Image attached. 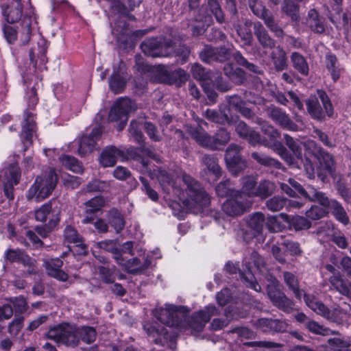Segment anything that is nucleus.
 Segmentation results:
<instances>
[{"label": "nucleus", "instance_id": "obj_1", "mask_svg": "<svg viewBox=\"0 0 351 351\" xmlns=\"http://www.w3.org/2000/svg\"><path fill=\"white\" fill-rule=\"evenodd\" d=\"M156 176L162 191L169 196L178 197L186 210L197 214L210 204V197L199 183L181 169H160Z\"/></svg>", "mask_w": 351, "mask_h": 351}, {"label": "nucleus", "instance_id": "obj_2", "mask_svg": "<svg viewBox=\"0 0 351 351\" xmlns=\"http://www.w3.org/2000/svg\"><path fill=\"white\" fill-rule=\"evenodd\" d=\"M97 332L93 327L80 326L64 323L51 328L47 332L48 339L58 343L76 347L80 341L90 344L96 339Z\"/></svg>", "mask_w": 351, "mask_h": 351}, {"label": "nucleus", "instance_id": "obj_3", "mask_svg": "<svg viewBox=\"0 0 351 351\" xmlns=\"http://www.w3.org/2000/svg\"><path fill=\"white\" fill-rule=\"evenodd\" d=\"M194 119L197 127L187 125L186 128L191 137L201 146L210 149H219L229 142L230 134L226 130L221 128L215 136H209L202 128V125H206V123L198 117Z\"/></svg>", "mask_w": 351, "mask_h": 351}, {"label": "nucleus", "instance_id": "obj_4", "mask_svg": "<svg viewBox=\"0 0 351 351\" xmlns=\"http://www.w3.org/2000/svg\"><path fill=\"white\" fill-rule=\"evenodd\" d=\"M25 99L27 101L28 107L24 112L21 136L24 144L30 145L34 134H36V113H34V111L38 98L34 86L26 93Z\"/></svg>", "mask_w": 351, "mask_h": 351}, {"label": "nucleus", "instance_id": "obj_5", "mask_svg": "<svg viewBox=\"0 0 351 351\" xmlns=\"http://www.w3.org/2000/svg\"><path fill=\"white\" fill-rule=\"evenodd\" d=\"M56 183V174L52 169H50L45 175L38 176L27 192V199L35 200L37 202L45 199L52 193Z\"/></svg>", "mask_w": 351, "mask_h": 351}, {"label": "nucleus", "instance_id": "obj_6", "mask_svg": "<svg viewBox=\"0 0 351 351\" xmlns=\"http://www.w3.org/2000/svg\"><path fill=\"white\" fill-rule=\"evenodd\" d=\"M99 246L101 249L111 252L117 264L129 273H141L147 269L151 265L150 260L147 258H144L142 263L138 258L128 259V258L122 257V254L114 247V242L113 241H101L99 243Z\"/></svg>", "mask_w": 351, "mask_h": 351}, {"label": "nucleus", "instance_id": "obj_7", "mask_svg": "<svg viewBox=\"0 0 351 351\" xmlns=\"http://www.w3.org/2000/svg\"><path fill=\"white\" fill-rule=\"evenodd\" d=\"M306 105L309 114L315 119L322 120L325 114L330 117L333 114L332 104L323 90H317V95L311 96Z\"/></svg>", "mask_w": 351, "mask_h": 351}, {"label": "nucleus", "instance_id": "obj_8", "mask_svg": "<svg viewBox=\"0 0 351 351\" xmlns=\"http://www.w3.org/2000/svg\"><path fill=\"white\" fill-rule=\"evenodd\" d=\"M32 5L29 0H12L8 5L1 6L2 14L6 21L9 23L18 22L25 16L30 19L32 12Z\"/></svg>", "mask_w": 351, "mask_h": 351}, {"label": "nucleus", "instance_id": "obj_9", "mask_svg": "<svg viewBox=\"0 0 351 351\" xmlns=\"http://www.w3.org/2000/svg\"><path fill=\"white\" fill-rule=\"evenodd\" d=\"M217 310L214 306H208L205 310L195 313L190 319H186V316L184 314L182 317L183 326L180 327V330H185L188 328L192 331H202L206 324L209 322L210 318L217 315Z\"/></svg>", "mask_w": 351, "mask_h": 351}, {"label": "nucleus", "instance_id": "obj_10", "mask_svg": "<svg viewBox=\"0 0 351 351\" xmlns=\"http://www.w3.org/2000/svg\"><path fill=\"white\" fill-rule=\"evenodd\" d=\"M135 109L136 104L130 99H119L111 108L109 119L112 121H121L119 129L122 130L128 121V114Z\"/></svg>", "mask_w": 351, "mask_h": 351}, {"label": "nucleus", "instance_id": "obj_11", "mask_svg": "<svg viewBox=\"0 0 351 351\" xmlns=\"http://www.w3.org/2000/svg\"><path fill=\"white\" fill-rule=\"evenodd\" d=\"M155 316L161 323L168 326L180 328L184 326V313L174 305L167 304L165 308L156 310Z\"/></svg>", "mask_w": 351, "mask_h": 351}, {"label": "nucleus", "instance_id": "obj_12", "mask_svg": "<svg viewBox=\"0 0 351 351\" xmlns=\"http://www.w3.org/2000/svg\"><path fill=\"white\" fill-rule=\"evenodd\" d=\"M141 48L144 53L152 57H167L172 55V43L171 40L159 43L156 38L144 40Z\"/></svg>", "mask_w": 351, "mask_h": 351}, {"label": "nucleus", "instance_id": "obj_13", "mask_svg": "<svg viewBox=\"0 0 351 351\" xmlns=\"http://www.w3.org/2000/svg\"><path fill=\"white\" fill-rule=\"evenodd\" d=\"M21 29L18 31L13 27L4 25L3 27V32L4 37L9 44H13L16 40L18 34L20 35V39L23 44H26L29 42L31 37V19L25 16L21 24Z\"/></svg>", "mask_w": 351, "mask_h": 351}, {"label": "nucleus", "instance_id": "obj_14", "mask_svg": "<svg viewBox=\"0 0 351 351\" xmlns=\"http://www.w3.org/2000/svg\"><path fill=\"white\" fill-rule=\"evenodd\" d=\"M248 206L249 203L245 200L243 195L237 191L223 204L222 210L227 215L234 217L244 214Z\"/></svg>", "mask_w": 351, "mask_h": 351}, {"label": "nucleus", "instance_id": "obj_15", "mask_svg": "<svg viewBox=\"0 0 351 351\" xmlns=\"http://www.w3.org/2000/svg\"><path fill=\"white\" fill-rule=\"evenodd\" d=\"M240 146L231 144L227 148L225 155V160L229 171L234 175H237L240 171L247 167V162L241 155Z\"/></svg>", "mask_w": 351, "mask_h": 351}, {"label": "nucleus", "instance_id": "obj_16", "mask_svg": "<svg viewBox=\"0 0 351 351\" xmlns=\"http://www.w3.org/2000/svg\"><path fill=\"white\" fill-rule=\"evenodd\" d=\"M7 182L3 183V191L6 197L14 199V186L16 185L21 177L20 169L16 164H12L2 171Z\"/></svg>", "mask_w": 351, "mask_h": 351}, {"label": "nucleus", "instance_id": "obj_17", "mask_svg": "<svg viewBox=\"0 0 351 351\" xmlns=\"http://www.w3.org/2000/svg\"><path fill=\"white\" fill-rule=\"evenodd\" d=\"M225 269L227 272L230 274H234L239 271L241 280L246 285V286L257 292L261 291V286L256 282L250 266H247L246 269L241 270L239 268L237 263H233L232 262L228 261L225 266Z\"/></svg>", "mask_w": 351, "mask_h": 351}, {"label": "nucleus", "instance_id": "obj_18", "mask_svg": "<svg viewBox=\"0 0 351 351\" xmlns=\"http://www.w3.org/2000/svg\"><path fill=\"white\" fill-rule=\"evenodd\" d=\"M101 134V128L97 127L93 129L90 134L83 135L79 142V154L86 156L96 149L97 142L100 139Z\"/></svg>", "mask_w": 351, "mask_h": 351}, {"label": "nucleus", "instance_id": "obj_19", "mask_svg": "<svg viewBox=\"0 0 351 351\" xmlns=\"http://www.w3.org/2000/svg\"><path fill=\"white\" fill-rule=\"evenodd\" d=\"M236 131L240 137L247 140L254 146L258 144L269 146L267 140L263 139L258 132L248 128L243 121L237 123Z\"/></svg>", "mask_w": 351, "mask_h": 351}, {"label": "nucleus", "instance_id": "obj_20", "mask_svg": "<svg viewBox=\"0 0 351 351\" xmlns=\"http://www.w3.org/2000/svg\"><path fill=\"white\" fill-rule=\"evenodd\" d=\"M63 262L59 258H45L43 260V266L47 270V273L50 276L64 282L68 279V275L61 269Z\"/></svg>", "mask_w": 351, "mask_h": 351}, {"label": "nucleus", "instance_id": "obj_21", "mask_svg": "<svg viewBox=\"0 0 351 351\" xmlns=\"http://www.w3.org/2000/svg\"><path fill=\"white\" fill-rule=\"evenodd\" d=\"M269 117L283 129L291 131L298 130V125L293 123L289 117L280 108H272L269 112Z\"/></svg>", "mask_w": 351, "mask_h": 351}, {"label": "nucleus", "instance_id": "obj_22", "mask_svg": "<svg viewBox=\"0 0 351 351\" xmlns=\"http://www.w3.org/2000/svg\"><path fill=\"white\" fill-rule=\"evenodd\" d=\"M125 65L120 62L119 69L117 71L114 68L113 73L109 80V86L110 89L115 93H121L125 86L126 78L124 72Z\"/></svg>", "mask_w": 351, "mask_h": 351}, {"label": "nucleus", "instance_id": "obj_23", "mask_svg": "<svg viewBox=\"0 0 351 351\" xmlns=\"http://www.w3.org/2000/svg\"><path fill=\"white\" fill-rule=\"evenodd\" d=\"M268 295L273 304L285 312H289L293 308V304L291 300L280 291L274 288L268 289Z\"/></svg>", "mask_w": 351, "mask_h": 351}, {"label": "nucleus", "instance_id": "obj_24", "mask_svg": "<svg viewBox=\"0 0 351 351\" xmlns=\"http://www.w3.org/2000/svg\"><path fill=\"white\" fill-rule=\"evenodd\" d=\"M304 299L306 306L313 311L325 318L330 319L329 308L314 295L304 294Z\"/></svg>", "mask_w": 351, "mask_h": 351}, {"label": "nucleus", "instance_id": "obj_25", "mask_svg": "<svg viewBox=\"0 0 351 351\" xmlns=\"http://www.w3.org/2000/svg\"><path fill=\"white\" fill-rule=\"evenodd\" d=\"M64 239L69 243H75L76 252L79 254H86L87 247L83 243L82 237L77 233V230L71 227L67 226L64 230Z\"/></svg>", "mask_w": 351, "mask_h": 351}, {"label": "nucleus", "instance_id": "obj_26", "mask_svg": "<svg viewBox=\"0 0 351 351\" xmlns=\"http://www.w3.org/2000/svg\"><path fill=\"white\" fill-rule=\"evenodd\" d=\"M306 23L312 32L322 34L325 31L324 19L319 16V12L312 8L308 12Z\"/></svg>", "mask_w": 351, "mask_h": 351}, {"label": "nucleus", "instance_id": "obj_27", "mask_svg": "<svg viewBox=\"0 0 351 351\" xmlns=\"http://www.w3.org/2000/svg\"><path fill=\"white\" fill-rule=\"evenodd\" d=\"M123 157L122 151L115 147H108L101 154L99 157L100 164L104 167H112L115 165L117 158Z\"/></svg>", "mask_w": 351, "mask_h": 351}, {"label": "nucleus", "instance_id": "obj_28", "mask_svg": "<svg viewBox=\"0 0 351 351\" xmlns=\"http://www.w3.org/2000/svg\"><path fill=\"white\" fill-rule=\"evenodd\" d=\"M206 117L213 122L224 124L230 123L233 118L230 112V109L225 106H221L219 112L215 110L208 109L205 112Z\"/></svg>", "mask_w": 351, "mask_h": 351}, {"label": "nucleus", "instance_id": "obj_29", "mask_svg": "<svg viewBox=\"0 0 351 351\" xmlns=\"http://www.w3.org/2000/svg\"><path fill=\"white\" fill-rule=\"evenodd\" d=\"M110 7L113 12L125 14L138 6L142 0H108Z\"/></svg>", "mask_w": 351, "mask_h": 351}, {"label": "nucleus", "instance_id": "obj_30", "mask_svg": "<svg viewBox=\"0 0 351 351\" xmlns=\"http://www.w3.org/2000/svg\"><path fill=\"white\" fill-rule=\"evenodd\" d=\"M208 6L210 8V10L203 6L199 9V13L195 17V20L198 21V19L204 17L207 14H209L211 16L212 13L215 15L216 20L219 23H223L224 21L223 14L217 0H208Z\"/></svg>", "mask_w": 351, "mask_h": 351}, {"label": "nucleus", "instance_id": "obj_31", "mask_svg": "<svg viewBox=\"0 0 351 351\" xmlns=\"http://www.w3.org/2000/svg\"><path fill=\"white\" fill-rule=\"evenodd\" d=\"M254 34L259 43L267 49H271L275 46V41L269 36L263 25L257 22L254 24Z\"/></svg>", "mask_w": 351, "mask_h": 351}, {"label": "nucleus", "instance_id": "obj_32", "mask_svg": "<svg viewBox=\"0 0 351 351\" xmlns=\"http://www.w3.org/2000/svg\"><path fill=\"white\" fill-rule=\"evenodd\" d=\"M227 101L229 104V107L226 106L230 110V108L234 110L239 112L241 114L246 117L250 118L253 115V112L251 109L245 106V103L237 95H232L227 97Z\"/></svg>", "mask_w": 351, "mask_h": 351}, {"label": "nucleus", "instance_id": "obj_33", "mask_svg": "<svg viewBox=\"0 0 351 351\" xmlns=\"http://www.w3.org/2000/svg\"><path fill=\"white\" fill-rule=\"evenodd\" d=\"M329 208L336 220L343 225L349 223V217L341 203L336 199H332V204Z\"/></svg>", "mask_w": 351, "mask_h": 351}, {"label": "nucleus", "instance_id": "obj_34", "mask_svg": "<svg viewBox=\"0 0 351 351\" xmlns=\"http://www.w3.org/2000/svg\"><path fill=\"white\" fill-rule=\"evenodd\" d=\"M326 67L333 81L337 82L339 79L343 69L339 63L336 56L333 55L326 56Z\"/></svg>", "mask_w": 351, "mask_h": 351}, {"label": "nucleus", "instance_id": "obj_35", "mask_svg": "<svg viewBox=\"0 0 351 351\" xmlns=\"http://www.w3.org/2000/svg\"><path fill=\"white\" fill-rule=\"evenodd\" d=\"M329 282L332 287L341 294L346 296L349 295L350 286L342 278L339 272L332 276L329 279Z\"/></svg>", "mask_w": 351, "mask_h": 351}, {"label": "nucleus", "instance_id": "obj_36", "mask_svg": "<svg viewBox=\"0 0 351 351\" xmlns=\"http://www.w3.org/2000/svg\"><path fill=\"white\" fill-rule=\"evenodd\" d=\"M291 61L293 68L301 75H308L309 67L305 58L298 52H293L291 55Z\"/></svg>", "mask_w": 351, "mask_h": 351}, {"label": "nucleus", "instance_id": "obj_37", "mask_svg": "<svg viewBox=\"0 0 351 351\" xmlns=\"http://www.w3.org/2000/svg\"><path fill=\"white\" fill-rule=\"evenodd\" d=\"M298 3L293 0H283L281 5L282 12L290 16L293 21H298L300 18V6Z\"/></svg>", "mask_w": 351, "mask_h": 351}, {"label": "nucleus", "instance_id": "obj_38", "mask_svg": "<svg viewBox=\"0 0 351 351\" xmlns=\"http://www.w3.org/2000/svg\"><path fill=\"white\" fill-rule=\"evenodd\" d=\"M264 21L266 26L274 33L278 37H282L284 32L282 29L276 23L271 12L267 10L266 12L260 18Z\"/></svg>", "mask_w": 351, "mask_h": 351}, {"label": "nucleus", "instance_id": "obj_39", "mask_svg": "<svg viewBox=\"0 0 351 351\" xmlns=\"http://www.w3.org/2000/svg\"><path fill=\"white\" fill-rule=\"evenodd\" d=\"M264 21L266 26L274 33L278 37H282L284 32L282 29L276 23L271 12L267 10L266 12L260 18Z\"/></svg>", "mask_w": 351, "mask_h": 351}, {"label": "nucleus", "instance_id": "obj_40", "mask_svg": "<svg viewBox=\"0 0 351 351\" xmlns=\"http://www.w3.org/2000/svg\"><path fill=\"white\" fill-rule=\"evenodd\" d=\"M264 21L266 26L274 33L278 37H282L284 32L282 29L276 23L271 12L267 10L266 12L260 18Z\"/></svg>", "mask_w": 351, "mask_h": 351}, {"label": "nucleus", "instance_id": "obj_41", "mask_svg": "<svg viewBox=\"0 0 351 351\" xmlns=\"http://www.w3.org/2000/svg\"><path fill=\"white\" fill-rule=\"evenodd\" d=\"M241 194H245L249 197H254L256 189V177L253 176H245L241 179Z\"/></svg>", "mask_w": 351, "mask_h": 351}, {"label": "nucleus", "instance_id": "obj_42", "mask_svg": "<svg viewBox=\"0 0 351 351\" xmlns=\"http://www.w3.org/2000/svg\"><path fill=\"white\" fill-rule=\"evenodd\" d=\"M305 197L313 202H317L325 208H330L332 204V199L330 200L324 193L313 188L310 189Z\"/></svg>", "mask_w": 351, "mask_h": 351}, {"label": "nucleus", "instance_id": "obj_43", "mask_svg": "<svg viewBox=\"0 0 351 351\" xmlns=\"http://www.w3.org/2000/svg\"><path fill=\"white\" fill-rule=\"evenodd\" d=\"M305 197L313 202H317L325 208H330L332 204V199L330 200L324 193L313 188L310 189Z\"/></svg>", "mask_w": 351, "mask_h": 351}, {"label": "nucleus", "instance_id": "obj_44", "mask_svg": "<svg viewBox=\"0 0 351 351\" xmlns=\"http://www.w3.org/2000/svg\"><path fill=\"white\" fill-rule=\"evenodd\" d=\"M305 197L313 202H317L325 208H330L332 204V199L330 200L324 193L313 188L310 189Z\"/></svg>", "mask_w": 351, "mask_h": 351}, {"label": "nucleus", "instance_id": "obj_45", "mask_svg": "<svg viewBox=\"0 0 351 351\" xmlns=\"http://www.w3.org/2000/svg\"><path fill=\"white\" fill-rule=\"evenodd\" d=\"M264 221V215L258 212L249 216L247 219V224L249 227L255 232V233L260 234L263 230Z\"/></svg>", "mask_w": 351, "mask_h": 351}, {"label": "nucleus", "instance_id": "obj_46", "mask_svg": "<svg viewBox=\"0 0 351 351\" xmlns=\"http://www.w3.org/2000/svg\"><path fill=\"white\" fill-rule=\"evenodd\" d=\"M60 160L62 165L71 171L76 173L83 171L82 164L74 157L63 155L60 158Z\"/></svg>", "mask_w": 351, "mask_h": 351}, {"label": "nucleus", "instance_id": "obj_47", "mask_svg": "<svg viewBox=\"0 0 351 351\" xmlns=\"http://www.w3.org/2000/svg\"><path fill=\"white\" fill-rule=\"evenodd\" d=\"M275 68L278 71H282L287 67V57L285 51L277 47L271 53Z\"/></svg>", "mask_w": 351, "mask_h": 351}, {"label": "nucleus", "instance_id": "obj_48", "mask_svg": "<svg viewBox=\"0 0 351 351\" xmlns=\"http://www.w3.org/2000/svg\"><path fill=\"white\" fill-rule=\"evenodd\" d=\"M274 184L269 180L261 182L254 193V197H258L261 199H266L271 195L274 191Z\"/></svg>", "mask_w": 351, "mask_h": 351}, {"label": "nucleus", "instance_id": "obj_49", "mask_svg": "<svg viewBox=\"0 0 351 351\" xmlns=\"http://www.w3.org/2000/svg\"><path fill=\"white\" fill-rule=\"evenodd\" d=\"M252 23L250 21H245L244 27L237 26L236 27L237 33L243 44L250 45L252 39V35L250 30Z\"/></svg>", "mask_w": 351, "mask_h": 351}, {"label": "nucleus", "instance_id": "obj_50", "mask_svg": "<svg viewBox=\"0 0 351 351\" xmlns=\"http://www.w3.org/2000/svg\"><path fill=\"white\" fill-rule=\"evenodd\" d=\"M252 157L260 165L267 167H274L276 168H280L281 163L279 161L264 154L253 152L252 154Z\"/></svg>", "mask_w": 351, "mask_h": 351}, {"label": "nucleus", "instance_id": "obj_51", "mask_svg": "<svg viewBox=\"0 0 351 351\" xmlns=\"http://www.w3.org/2000/svg\"><path fill=\"white\" fill-rule=\"evenodd\" d=\"M202 162L215 176L221 175V168L218 165V160L213 155H205L202 158Z\"/></svg>", "mask_w": 351, "mask_h": 351}, {"label": "nucleus", "instance_id": "obj_52", "mask_svg": "<svg viewBox=\"0 0 351 351\" xmlns=\"http://www.w3.org/2000/svg\"><path fill=\"white\" fill-rule=\"evenodd\" d=\"M191 71L192 73L193 76L199 80L202 81V83H207L208 82H211L212 83L215 84L213 78L209 76V74L206 72L205 69L199 64H194L191 66Z\"/></svg>", "mask_w": 351, "mask_h": 351}, {"label": "nucleus", "instance_id": "obj_53", "mask_svg": "<svg viewBox=\"0 0 351 351\" xmlns=\"http://www.w3.org/2000/svg\"><path fill=\"white\" fill-rule=\"evenodd\" d=\"M268 147L276 151L287 164L292 165L294 163L293 158L290 155L287 149L279 141L274 142L272 145L269 143Z\"/></svg>", "mask_w": 351, "mask_h": 351}, {"label": "nucleus", "instance_id": "obj_54", "mask_svg": "<svg viewBox=\"0 0 351 351\" xmlns=\"http://www.w3.org/2000/svg\"><path fill=\"white\" fill-rule=\"evenodd\" d=\"M197 21L199 24L194 25L192 29L193 34L194 36L203 34L205 32L206 27L210 26L212 23L213 19L212 16L209 14H207L204 17L198 19Z\"/></svg>", "mask_w": 351, "mask_h": 351}, {"label": "nucleus", "instance_id": "obj_55", "mask_svg": "<svg viewBox=\"0 0 351 351\" xmlns=\"http://www.w3.org/2000/svg\"><path fill=\"white\" fill-rule=\"evenodd\" d=\"M283 276L286 285L293 291L295 297L300 299L302 292L299 289L297 278L290 272H285Z\"/></svg>", "mask_w": 351, "mask_h": 351}, {"label": "nucleus", "instance_id": "obj_56", "mask_svg": "<svg viewBox=\"0 0 351 351\" xmlns=\"http://www.w3.org/2000/svg\"><path fill=\"white\" fill-rule=\"evenodd\" d=\"M104 204L105 200L101 196L95 197L85 203L86 213H94L97 212L104 206Z\"/></svg>", "mask_w": 351, "mask_h": 351}, {"label": "nucleus", "instance_id": "obj_57", "mask_svg": "<svg viewBox=\"0 0 351 351\" xmlns=\"http://www.w3.org/2000/svg\"><path fill=\"white\" fill-rule=\"evenodd\" d=\"M328 343L332 351H351V343L339 338L328 340Z\"/></svg>", "mask_w": 351, "mask_h": 351}, {"label": "nucleus", "instance_id": "obj_58", "mask_svg": "<svg viewBox=\"0 0 351 351\" xmlns=\"http://www.w3.org/2000/svg\"><path fill=\"white\" fill-rule=\"evenodd\" d=\"M287 199L280 196H274L268 199L266 202L267 208L272 211L276 212L280 210L287 204Z\"/></svg>", "mask_w": 351, "mask_h": 351}, {"label": "nucleus", "instance_id": "obj_59", "mask_svg": "<svg viewBox=\"0 0 351 351\" xmlns=\"http://www.w3.org/2000/svg\"><path fill=\"white\" fill-rule=\"evenodd\" d=\"M111 182L94 180L87 185V191L90 192L107 191L110 189Z\"/></svg>", "mask_w": 351, "mask_h": 351}, {"label": "nucleus", "instance_id": "obj_60", "mask_svg": "<svg viewBox=\"0 0 351 351\" xmlns=\"http://www.w3.org/2000/svg\"><path fill=\"white\" fill-rule=\"evenodd\" d=\"M6 258L10 262L23 263H25L28 257L21 250H8L5 252Z\"/></svg>", "mask_w": 351, "mask_h": 351}, {"label": "nucleus", "instance_id": "obj_61", "mask_svg": "<svg viewBox=\"0 0 351 351\" xmlns=\"http://www.w3.org/2000/svg\"><path fill=\"white\" fill-rule=\"evenodd\" d=\"M320 163L328 174L333 176L335 171V162L332 155L328 153H323Z\"/></svg>", "mask_w": 351, "mask_h": 351}, {"label": "nucleus", "instance_id": "obj_62", "mask_svg": "<svg viewBox=\"0 0 351 351\" xmlns=\"http://www.w3.org/2000/svg\"><path fill=\"white\" fill-rule=\"evenodd\" d=\"M217 48L212 47L211 46H206L201 51L199 56L202 60L204 62L211 63L217 61Z\"/></svg>", "mask_w": 351, "mask_h": 351}, {"label": "nucleus", "instance_id": "obj_63", "mask_svg": "<svg viewBox=\"0 0 351 351\" xmlns=\"http://www.w3.org/2000/svg\"><path fill=\"white\" fill-rule=\"evenodd\" d=\"M284 138L286 145L292 151L295 156L301 159L302 156V148L299 143L288 134H285Z\"/></svg>", "mask_w": 351, "mask_h": 351}, {"label": "nucleus", "instance_id": "obj_64", "mask_svg": "<svg viewBox=\"0 0 351 351\" xmlns=\"http://www.w3.org/2000/svg\"><path fill=\"white\" fill-rule=\"evenodd\" d=\"M237 191H234L230 187V183L229 180H226L219 183L216 187V193L218 196L226 197L229 195L231 197L235 194Z\"/></svg>", "mask_w": 351, "mask_h": 351}]
</instances>
